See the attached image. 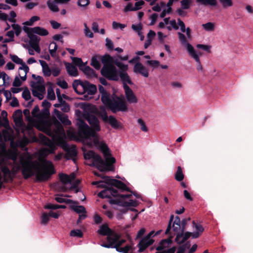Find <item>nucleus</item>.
Listing matches in <instances>:
<instances>
[{
	"mask_svg": "<svg viewBox=\"0 0 253 253\" xmlns=\"http://www.w3.org/2000/svg\"><path fill=\"white\" fill-rule=\"evenodd\" d=\"M41 162L42 167V169H40L39 166L40 164L38 161L22 157L19 158V164H16L14 167L17 171L21 170L25 179L35 175L37 181L45 182L55 173V170L51 161L43 159Z\"/></svg>",
	"mask_w": 253,
	"mask_h": 253,
	"instance_id": "1",
	"label": "nucleus"
},
{
	"mask_svg": "<svg viewBox=\"0 0 253 253\" xmlns=\"http://www.w3.org/2000/svg\"><path fill=\"white\" fill-rule=\"evenodd\" d=\"M81 108L84 110L83 117L88 122L90 127L83 120L79 119L77 123L78 135L81 139H88L92 137L94 144H98L99 143L98 136L96 132L101 130L100 122L95 115L90 113L94 112V106L84 103L82 105Z\"/></svg>",
	"mask_w": 253,
	"mask_h": 253,
	"instance_id": "2",
	"label": "nucleus"
},
{
	"mask_svg": "<svg viewBox=\"0 0 253 253\" xmlns=\"http://www.w3.org/2000/svg\"><path fill=\"white\" fill-rule=\"evenodd\" d=\"M118 195V191L112 187H106L98 194V196L102 199H109V203L111 204L117 205L123 207H136L137 202L136 201L130 200L128 202L124 201L120 199H113L112 196L116 198Z\"/></svg>",
	"mask_w": 253,
	"mask_h": 253,
	"instance_id": "3",
	"label": "nucleus"
},
{
	"mask_svg": "<svg viewBox=\"0 0 253 253\" xmlns=\"http://www.w3.org/2000/svg\"><path fill=\"white\" fill-rule=\"evenodd\" d=\"M116 237H113L110 243H106L103 241L100 245L106 248H115L116 251L121 253H133L135 248L132 247L131 245H126L124 247L121 246L126 242L125 239H120V234L116 233Z\"/></svg>",
	"mask_w": 253,
	"mask_h": 253,
	"instance_id": "4",
	"label": "nucleus"
},
{
	"mask_svg": "<svg viewBox=\"0 0 253 253\" xmlns=\"http://www.w3.org/2000/svg\"><path fill=\"white\" fill-rule=\"evenodd\" d=\"M178 38L181 44L186 47L187 50L189 54L193 58L195 61L197 63V69L198 71H202L203 67L200 62V58L198 54L196 53L193 46L188 42L185 36L180 32L178 33Z\"/></svg>",
	"mask_w": 253,
	"mask_h": 253,
	"instance_id": "5",
	"label": "nucleus"
},
{
	"mask_svg": "<svg viewBox=\"0 0 253 253\" xmlns=\"http://www.w3.org/2000/svg\"><path fill=\"white\" fill-rule=\"evenodd\" d=\"M103 66L101 69V75L108 80L118 81L119 80L120 69L118 70L114 65L103 63Z\"/></svg>",
	"mask_w": 253,
	"mask_h": 253,
	"instance_id": "6",
	"label": "nucleus"
},
{
	"mask_svg": "<svg viewBox=\"0 0 253 253\" xmlns=\"http://www.w3.org/2000/svg\"><path fill=\"white\" fill-rule=\"evenodd\" d=\"M6 164L9 166H12V163L10 162H6L4 160H2L0 164V169L3 173V181L5 183L9 182H12L18 173V171L13 167L11 169L6 166Z\"/></svg>",
	"mask_w": 253,
	"mask_h": 253,
	"instance_id": "7",
	"label": "nucleus"
},
{
	"mask_svg": "<svg viewBox=\"0 0 253 253\" xmlns=\"http://www.w3.org/2000/svg\"><path fill=\"white\" fill-rule=\"evenodd\" d=\"M84 156L85 160L92 159V162L90 166L95 167L100 171H105V168L104 167L105 161L102 159L99 155L95 153L93 151L89 150L86 152H84Z\"/></svg>",
	"mask_w": 253,
	"mask_h": 253,
	"instance_id": "8",
	"label": "nucleus"
},
{
	"mask_svg": "<svg viewBox=\"0 0 253 253\" xmlns=\"http://www.w3.org/2000/svg\"><path fill=\"white\" fill-rule=\"evenodd\" d=\"M100 149L105 159L104 166L105 171H114V164L116 163V159L114 157H112L108 147L106 144L101 143L100 145Z\"/></svg>",
	"mask_w": 253,
	"mask_h": 253,
	"instance_id": "9",
	"label": "nucleus"
},
{
	"mask_svg": "<svg viewBox=\"0 0 253 253\" xmlns=\"http://www.w3.org/2000/svg\"><path fill=\"white\" fill-rule=\"evenodd\" d=\"M115 98L111 102L108 108L111 111L116 113L117 112H126L128 110L126 102L124 98L120 97L118 96H115Z\"/></svg>",
	"mask_w": 253,
	"mask_h": 253,
	"instance_id": "10",
	"label": "nucleus"
},
{
	"mask_svg": "<svg viewBox=\"0 0 253 253\" xmlns=\"http://www.w3.org/2000/svg\"><path fill=\"white\" fill-rule=\"evenodd\" d=\"M116 232L109 227L107 224L101 225L97 231V233L102 236H106V243H110L113 237H116Z\"/></svg>",
	"mask_w": 253,
	"mask_h": 253,
	"instance_id": "11",
	"label": "nucleus"
},
{
	"mask_svg": "<svg viewBox=\"0 0 253 253\" xmlns=\"http://www.w3.org/2000/svg\"><path fill=\"white\" fill-rule=\"evenodd\" d=\"M103 63L114 65L118 67L119 69L124 70L128 66L127 64H125L119 61L117 58H113L110 55L106 54L103 55Z\"/></svg>",
	"mask_w": 253,
	"mask_h": 253,
	"instance_id": "12",
	"label": "nucleus"
},
{
	"mask_svg": "<svg viewBox=\"0 0 253 253\" xmlns=\"http://www.w3.org/2000/svg\"><path fill=\"white\" fill-rule=\"evenodd\" d=\"M31 86L33 88L32 89V94L35 96L37 97L40 100L43 98V95L39 92L44 93L45 91V87L44 84L42 85H35V83L33 81L31 82Z\"/></svg>",
	"mask_w": 253,
	"mask_h": 253,
	"instance_id": "13",
	"label": "nucleus"
},
{
	"mask_svg": "<svg viewBox=\"0 0 253 253\" xmlns=\"http://www.w3.org/2000/svg\"><path fill=\"white\" fill-rule=\"evenodd\" d=\"M124 91L127 101L129 103H136L138 100L132 90L127 84H125Z\"/></svg>",
	"mask_w": 253,
	"mask_h": 253,
	"instance_id": "14",
	"label": "nucleus"
},
{
	"mask_svg": "<svg viewBox=\"0 0 253 253\" xmlns=\"http://www.w3.org/2000/svg\"><path fill=\"white\" fill-rule=\"evenodd\" d=\"M193 232H184L179 233L176 235L175 238V242L179 245L184 243L191 236L193 238Z\"/></svg>",
	"mask_w": 253,
	"mask_h": 253,
	"instance_id": "15",
	"label": "nucleus"
},
{
	"mask_svg": "<svg viewBox=\"0 0 253 253\" xmlns=\"http://www.w3.org/2000/svg\"><path fill=\"white\" fill-rule=\"evenodd\" d=\"M63 148L64 150L66 152L65 157L67 160H69L71 158H73L77 156V151L75 145H73L70 147L66 144L63 146Z\"/></svg>",
	"mask_w": 253,
	"mask_h": 253,
	"instance_id": "16",
	"label": "nucleus"
},
{
	"mask_svg": "<svg viewBox=\"0 0 253 253\" xmlns=\"http://www.w3.org/2000/svg\"><path fill=\"white\" fill-rule=\"evenodd\" d=\"M83 89L84 93H86L89 95H94L97 92L96 86L86 81H85L83 84Z\"/></svg>",
	"mask_w": 253,
	"mask_h": 253,
	"instance_id": "17",
	"label": "nucleus"
},
{
	"mask_svg": "<svg viewBox=\"0 0 253 253\" xmlns=\"http://www.w3.org/2000/svg\"><path fill=\"white\" fill-rule=\"evenodd\" d=\"M133 72L136 74H139L146 78L149 76L148 69L140 62H137L134 65Z\"/></svg>",
	"mask_w": 253,
	"mask_h": 253,
	"instance_id": "18",
	"label": "nucleus"
},
{
	"mask_svg": "<svg viewBox=\"0 0 253 253\" xmlns=\"http://www.w3.org/2000/svg\"><path fill=\"white\" fill-rule=\"evenodd\" d=\"M128 66L126 67V68L123 70H120L119 73V79H120L123 84V88H124L125 84H132L133 83L131 81L130 77L127 73L126 71L128 70Z\"/></svg>",
	"mask_w": 253,
	"mask_h": 253,
	"instance_id": "19",
	"label": "nucleus"
},
{
	"mask_svg": "<svg viewBox=\"0 0 253 253\" xmlns=\"http://www.w3.org/2000/svg\"><path fill=\"white\" fill-rule=\"evenodd\" d=\"M53 123L50 120L45 119H39V121L37 123L36 127L41 131L51 127Z\"/></svg>",
	"mask_w": 253,
	"mask_h": 253,
	"instance_id": "20",
	"label": "nucleus"
},
{
	"mask_svg": "<svg viewBox=\"0 0 253 253\" xmlns=\"http://www.w3.org/2000/svg\"><path fill=\"white\" fill-rule=\"evenodd\" d=\"M154 242V240H147L145 238H142L137 245L139 248L138 253L144 251L149 246L152 245Z\"/></svg>",
	"mask_w": 253,
	"mask_h": 253,
	"instance_id": "21",
	"label": "nucleus"
},
{
	"mask_svg": "<svg viewBox=\"0 0 253 253\" xmlns=\"http://www.w3.org/2000/svg\"><path fill=\"white\" fill-rule=\"evenodd\" d=\"M103 55L99 54H95L91 59L90 65L96 70H99L101 68L100 61L103 64Z\"/></svg>",
	"mask_w": 253,
	"mask_h": 253,
	"instance_id": "22",
	"label": "nucleus"
},
{
	"mask_svg": "<svg viewBox=\"0 0 253 253\" xmlns=\"http://www.w3.org/2000/svg\"><path fill=\"white\" fill-rule=\"evenodd\" d=\"M43 143L44 145L48 147V148H45V150H49V152H55L56 150V146L55 143L49 138L44 135H42L41 137Z\"/></svg>",
	"mask_w": 253,
	"mask_h": 253,
	"instance_id": "23",
	"label": "nucleus"
},
{
	"mask_svg": "<svg viewBox=\"0 0 253 253\" xmlns=\"http://www.w3.org/2000/svg\"><path fill=\"white\" fill-rule=\"evenodd\" d=\"M68 74L72 77H77L78 75V71L77 67L71 63L64 62Z\"/></svg>",
	"mask_w": 253,
	"mask_h": 253,
	"instance_id": "24",
	"label": "nucleus"
},
{
	"mask_svg": "<svg viewBox=\"0 0 253 253\" xmlns=\"http://www.w3.org/2000/svg\"><path fill=\"white\" fill-rule=\"evenodd\" d=\"M192 223L193 227L195 228L196 230L195 232H193V238L196 239L201 235L204 231V228L201 224L197 223L195 221H193Z\"/></svg>",
	"mask_w": 253,
	"mask_h": 253,
	"instance_id": "25",
	"label": "nucleus"
},
{
	"mask_svg": "<svg viewBox=\"0 0 253 253\" xmlns=\"http://www.w3.org/2000/svg\"><path fill=\"white\" fill-rule=\"evenodd\" d=\"M113 186L122 191L131 192V190L122 181L116 179L113 180Z\"/></svg>",
	"mask_w": 253,
	"mask_h": 253,
	"instance_id": "26",
	"label": "nucleus"
},
{
	"mask_svg": "<svg viewBox=\"0 0 253 253\" xmlns=\"http://www.w3.org/2000/svg\"><path fill=\"white\" fill-rule=\"evenodd\" d=\"M84 74L88 78H92L94 77H97L95 71L93 69L90 68L89 66H84L83 68V70H81Z\"/></svg>",
	"mask_w": 253,
	"mask_h": 253,
	"instance_id": "27",
	"label": "nucleus"
},
{
	"mask_svg": "<svg viewBox=\"0 0 253 253\" xmlns=\"http://www.w3.org/2000/svg\"><path fill=\"white\" fill-rule=\"evenodd\" d=\"M54 112H57V117L62 124L66 126L71 125V122L68 119L67 116L62 115L58 110L54 109Z\"/></svg>",
	"mask_w": 253,
	"mask_h": 253,
	"instance_id": "28",
	"label": "nucleus"
},
{
	"mask_svg": "<svg viewBox=\"0 0 253 253\" xmlns=\"http://www.w3.org/2000/svg\"><path fill=\"white\" fill-rule=\"evenodd\" d=\"M101 100L103 104L108 107L112 101L110 97V93L108 92L101 95Z\"/></svg>",
	"mask_w": 253,
	"mask_h": 253,
	"instance_id": "29",
	"label": "nucleus"
},
{
	"mask_svg": "<svg viewBox=\"0 0 253 253\" xmlns=\"http://www.w3.org/2000/svg\"><path fill=\"white\" fill-rule=\"evenodd\" d=\"M94 175L102 178L103 179V181H102L103 183H105L111 186H113V183H114L113 180H115V179L111 178L109 176H104L102 174H99L97 172H94Z\"/></svg>",
	"mask_w": 253,
	"mask_h": 253,
	"instance_id": "30",
	"label": "nucleus"
},
{
	"mask_svg": "<svg viewBox=\"0 0 253 253\" xmlns=\"http://www.w3.org/2000/svg\"><path fill=\"white\" fill-rule=\"evenodd\" d=\"M109 123L114 129H118L122 127V124L119 122L117 119L113 116H109Z\"/></svg>",
	"mask_w": 253,
	"mask_h": 253,
	"instance_id": "31",
	"label": "nucleus"
},
{
	"mask_svg": "<svg viewBox=\"0 0 253 253\" xmlns=\"http://www.w3.org/2000/svg\"><path fill=\"white\" fill-rule=\"evenodd\" d=\"M184 178V174L183 173L182 169L180 166L177 168V170L174 174V178L177 181H182Z\"/></svg>",
	"mask_w": 253,
	"mask_h": 253,
	"instance_id": "32",
	"label": "nucleus"
},
{
	"mask_svg": "<svg viewBox=\"0 0 253 253\" xmlns=\"http://www.w3.org/2000/svg\"><path fill=\"white\" fill-rule=\"evenodd\" d=\"M34 33L41 36H45L48 35V32L45 29L41 27H35Z\"/></svg>",
	"mask_w": 253,
	"mask_h": 253,
	"instance_id": "33",
	"label": "nucleus"
},
{
	"mask_svg": "<svg viewBox=\"0 0 253 253\" xmlns=\"http://www.w3.org/2000/svg\"><path fill=\"white\" fill-rule=\"evenodd\" d=\"M28 37L30 39L29 43L31 46L36 44H39L40 38L37 36L32 34L29 35Z\"/></svg>",
	"mask_w": 253,
	"mask_h": 253,
	"instance_id": "34",
	"label": "nucleus"
},
{
	"mask_svg": "<svg viewBox=\"0 0 253 253\" xmlns=\"http://www.w3.org/2000/svg\"><path fill=\"white\" fill-rule=\"evenodd\" d=\"M14 120L16 123H21L23 122L22 113L21 110H17L13 114Z\"/></svg>",
	"mask_w": 253,
	"mask_h": 253,
	"instance_id": "35",
	"label": "nucleus"
},
{
	"mask_svg": "<svg viewBox=\"0 0 253 253\" xmlns=\"http://www.w3.org/2000/svg\"><path fill=\"white\" fill-rule=\"evenodd\" d=\"M73 62L74 64L78 66L79 67L80 70H83V68L85 66L86 62L84 63L82 61V59L81 58L78 57H72V58Z\"/></svg>",
	"mask_w": 253,
	"mask_h": 253,
	"instance_id": "36",
	"label": "nucleus"
},
{
	"mask_svg": "<svg viewBox=\"0 0 253 253\" xmlns=\"http://www.w3.org/2000/svg\"><path fill=\"white\" fill-rule=\"evenodd\" d=\"M196 2L205 6L208 5L215 6L217 4L216 0H196Z\"/></svg>",
	"mask_w": 253,
	"mask_h": 253,
	"instance_id": "37",
	"label": "nucleus"
},
{
	"mask_svg": "<svg viewBox=\"0 0 253 253\" xmlns=\"http://www.w3.org/2000/svg\"><path fill=\"white\" fill-rule=\"evenodd\" d=\"M59 177L60 180L64 184H66L71 183V179H70V177L67 174L63 173H59Z\"/></svg>",
	"mask_w": 253,
	"mask_h": 253,
	"instance_id": "38",
	"label": "nucleus"
},
{
	"mask_svg": "<svg viewBox=\"0 0 253 253\" xmlns=\"http://www.w3.org/2000/svg\"><path fill=\"white\" fill-rule=\"evenodd\" d=\"M71 208L72 210H73L79 214L82 213H83V214H85L86 212L85 208L83 206H71Z\"/></svg>",
	"mask_w": 253,
	"mask_h": 253,
	"instance_id": "39",
	"label": "nucleus"
},
{
	"mask_svg": "<svg viewBox=\"0 0 253 253\" xmlns=\"http://www.w3.org/2000/svg\"><path fill=\"white\" fill-rule=\"evenodd\" d=\"M84 84V82H82L79 80H75L74 81L72 84L73 88H74L75 91L78 93V94H81V92L79 91L77 89V88L78 86L80 85L82 86L83 88V84Z\"/></svg>",
	"mask_w": 253,
	"mask_h": 253,
	"instance_id": "40",
	"label": "nucleus"
},
{
	"mask_svg": "<svg viewBox=\"0 0 253 253\" xmlns=\"http://www.w3.org/2000/svg\"><path fill=\"white\" fill-rule=\"evenodd\" d=\"M50 115L49 110L43 108L38 114V119H46Z\"/></svg>",
	"mask_w": 253,
	"mask_h": 253,
	"instance_id": "41",
	"label": "nucleus"
},
{
	"mask_svg": "<svg viewBox=\"0 0 253 253\" xmlns=\"http://www.w3.org/2000/svg\"><path fill=\"white\" fill-rule=\"evenodd\" d=\"M169 247V246L167 245L166 240L164 239L161 240L159 246L156 248V250L158 251H164L165 249Z\"/></svg>",
	"mask_w": 253,
	"mask_h": 253,
	"instance_id": "42",
	"label": "nucleus"
},
{
	"mask_svg": "<svg viewBox=\"0 0 253 253\" xmlns=\"http://www.w3.org/2000/svg\"><path fill=\"white\" fill-rule=\"evenodd\" d=\"M3 80V85L9 84L10 78L4 72H2V76H0Z\"/></svg>",
	"mask_w": 253,
	"mask_h": 253,
	"instance_id": "43",
	"label": "nucleus"
},
{
	"mask_svg": "<svg viewBox=\"0 0 253 253\" xmlns=\"http://www.w3.org/2000/svg\"><path fill=\"white\" fill-rule=\"evenodd\" d=\"M203 28L207 31H212L214 29V24L212 22H208L202 25Z\"/></svg>",
	"mask_w": 253,
	"mask_h": 253,
	"instance_id": "44",
	"label": "nucleus"
},
{
	"mask_svg": "<svg viewBox=\"0 0 253 253\" xmlns=\"http://www.w3.org/2000/svg\"><path fill=\"white\" fill-rule=\"evenodd\" d=\"M70 235L71 236L77 237L79 238H82L83 236V233L80 229L71 230Z\"/></svg>",
	"mask_w": 253,
	"mask_h": 253,
	"instance_id": "45",
	"label": "nucleus"
},
{
	"mask_svg": "<svg viewBox=\"0 0 253 253\" xmlns=\"http://www.w3.org/2000/svg\"><path fill=\"white\" fill-rule=\"evenodd\" d=\"M40 19V17L38 16H33L29 21L24 22V24L27 26H32L35 22L39 20Z\"/></svg>",
	"mask_w": 253,
	"mask_h": 253,
	"instance_id": "46",
	"label": "nucleus"
},
{
	"mask_svg": "<svg viewBox=\"0 0 253 253\" xmlns=\"http://www.w3.org/2000/svg\"><path fill=\"white\" fill-rule=\"evenodd\" d=\"M47 5L48 8L53 12H58L59 10L57 5L53 2H51L50 0L47 2Z\"/></svg>",
	"mask_w": 253,
	"mask_h": 253,
	"instance_id": "47",
	"label": "nucleus"
},
{
	"mask_svg": "<svg viewBox=\"0 0 253 253\" xmlns=\"http://www.w3.org/2000/svg\"><path fill=\"white\" fill-rule=\"evenodd\" d=\"M11 27L14 30L16 36H19L22 31L21 26L17 24H13L11 25Z\"/></svg>",
	"mask_w": 253,
	"mask_h": 253,
	"instance_id": "48",
	"label": "nucleus"
},
{
	"mask_svg": "<svg viewBox=\"0 0 253 253\" xmlns=\"http://www.w3.org/2000/svg\"><path fill=\"white\" fill-rule=\"evenodd\" d=\"M10 58L13 62L21 65L24 64V62L16 55H10Z\"/></svg>",
	"mask_w": 253,
	"mask_h": 253,
	"instance_id": "49",
	"label": "nucleus"
},
{
	"mask_svg": "<svg viewBox=\"0 0 253 253\" xmlns=\"http://www.w3.org/2000/svg\"><path fill=\"white\" fill-rule=\"evenodd\" d=\"M138 123L140 125V129L144 132H147L148 130V128L146 126V124L144 121L142 119H138L137 120Z\"/></svg>",
	"mask_w": 253,
	"mask_h": 253,
	"instance_id": "50",
	"label": "nucleus"
},
{
	"mask_svg": "<svg viewBox=\"0 0 253 253\" xmlns=\"http://www.w3.org/2000/svg\"><path fill=\"white\" fill-rule=\"evenodd\" d=\"M22 97L25 100H29L31 98V93L28 88H26L22 92Z\"/></svg>",
	"mask_w": 253,
	"mask_h": 253,
	"instance_id": "51",
	"label": "nucleus"
},
{
	"mask_svg": "<svg viewBox=\"0 0 253 253\" xmlns=\"http://www.w3.org/2000/svg\"><path fill=\"white\" fill-rule=\"evenodd\" d=\"M47 98L50 100L55 99V95L54 90L52 88H48L47 89Z\"/></svg>",
	"mask_w": 253,
	"mask_h": 253,
	"instance_id": "52",
	"label": "nucleus"
},
{
	"mask_svg": "<svg viewBox=\"0 0 253 253\" xmlns=\"http://www.w3.org/2000/svg\"><path fill=\"white\" fill-rule=\"evenodd\" d=\"M224 8L231 6L233 5L232 0H219Z\"/></svg>",
	"mask_w": 253,
	"mask_h": 253,
	"instance_id": "53",
	"label": "nucleus"
},
{
	"mask_svg": "<svg viewBox=\"0 0 253 253\" xmlns=\"http://www.w3.org/2000/svg\"><path fill=\"white\" fill-rule=\"evenodd\" d=\"M173 219H174V215H170V219H169V224H168V227H167V228L165 231V234L166 235H168V234H169L170 233V231L171 230V223L173 220Z\"/></svg>",
	"mask_w": 253,
	"mask_h": 253,
	"instance_id": "54",
	"label": "nucleus"
},
{
	"mask_svg": "<svg viewBox=\"0 0 253 253\" xmlns=\"http://www.w3.org/2000/svg\"><path fill=\"white\" fill-rule=\"evenodd\" d=\"M49 220V215L48 213L46 212L42 213V216L41 223L43 224H46Z\"/></svg>",
	"mask_w": 253,
	"mask_h": 253,
	"instance_id": "55",
	"label": "nucleus"
},
{
	"mask_svg": "<svg viewBox=\"0 0 253 253\" xmlns=\"http://www.w3.org/2000/svg\"><path fill=\"white\" fill-rule=\"evenodd\" d=\"M106 41V46L109 50H113L114 49V44L112 41L107 38Z\"/></svg>",
	"mask_w": 253,
	"mask_h": 253,
	"instance_id": "56",
	"label": "nucleus"
},
{
	"mask_svg": "<svg viewBox=\"0 0 253 253\" xmlns=\"http://www.w3.org/2000/svg\"><path fill=\"white\" fill-rule=\"evenodd\" d=\"M197 47L198 48H200V49H202L205 51H206L209 53L211 52V46L210 45L202 44H198L197 45Z\"/></svg>",
	"mask_w": 253,
	"mask_h": 253,
	"instance_id": "57",
	"label": "nucleus"
},
{
	"mask_svg": "<svg viewBox=\"0 0 253 253\" xmlns=\"http://www.w3.org/2000/svg\"><path fill=\"white\" fill-rule=\"evenodd\" d=\"M180 3L182 9H187L190 7V1L189 0H182L181 1Z\"/></svg>",
	"mask_w": 253,
	"mask_h": 253,
	"instance_id": "58",
	"label": "nucleus"
},
{
	"mask_svg": "<svg viewBox=\"0 0 253 253\" xmlns=\"http://www.w3.org/2000/svg\"><path fill=\"white\" fill-rule=\"evenodd\" d=\"M84 26L85 27L84 29V33L86 36L92 38L93 37V33L90 30V29L87 27L86 23H84Z\"/></svg>",
	"mask_w": 253,
	"mask_h": 253,
	"instance_id": "59",
	"label": "nucleus"
},
{
	"mask_svg": "<svg viewBox=\"0 0 253 253\" xmlns=\"http://www.w3.org/2000/svg\"><path fill=\"white\" fill-rule=\"evenodd\" d=\"M145 4V2L142 0H140L138 1L135 3V5L134 6V11H136L139 10L141 8L142 5Z\"/></svg>",
	"mask_w": 253,
	"mask_h": 253,
	"instance_id": "60",
	"label": "nucleus"
},
{
	"mask_svg": "<svg viewBox=\"0 0 253 253\" xmlns=\"http://www.w3.org/2000/svg\"><path fill=\"white\" fill-rule=\"evenodd\" d=\"M42 72L44 76L49 77L51 74V70H50L48 65H47L46 67L42 68Z\"/></svg>",
	"mask_w": 253,
	"mask_h": 253,
	"instance_id": "61",
	"label": "nucleus"
},
{
	"mask_svg": "<svg viewBox=\"0 0 253 253\" xmlns=\"http://www.w3.org/2000/svg\"><path fill=\"white\" fill-rule=\"evenodd\" d=\"M78 5L81 7H85L90 3L89 0H78Z\"/></svg>",
	"mask_w": 253,
	"mask_h": 253,
	"instance_id": "62",
	"label": "nucleus"
},
{
	"mask_svg": "<svg viewBox=\"0 0 253 253\" xmlns=\"http://www.w3.org/2000/svg\"><path fill=\"white\" fill-rule=\"evenodd\" d=\"M10 18L8 17V20L12 23H15L16 22L15 18L16 17V13L14 11H11L9 13Z\"/></svg>",
	"mask_w": 253,
	"mask_h": 253,
	"instance_id": "63",
	"label": "nucleus"
},
{
	"mask_svg": "<svg viewBox=\"0 0 253 253\" xmlns=\"http://www.w3.org/2000/svg\"><path fill=\"white\" fill-rule=\"evenodd\" d=\"M61 109L64 112H68L69 111L70 108L69 105L65 101L61 106Z\"/></svg>",
	"mask_w": 253,
	"mask_h": 253,
	"instance_id": "64",
	"label": "nucleus"
}]
</instances>
